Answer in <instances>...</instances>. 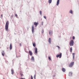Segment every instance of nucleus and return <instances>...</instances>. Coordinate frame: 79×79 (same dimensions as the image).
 <instances>
[{"label":"nucleus","mask_w":79,"mask_h":79,"mask_svg":"<svg viewBox=\"0 0 79 79\" xmlns=\"http://www.w3.org/2000/svg\"><path fill=\"white\" fill-rule=\"evenodd\" d=\"M1 16L2 18H3V15L2 14L1 15Z\"/></svg>","instance_id":"28"},{"label":"nucleus","mask_w":79,"mask_h":79,"mask_svg":"<svg viewBox=\"0 0 79 79\" xmlns=\"http://www.w3.org/2000/svg\"><path fill=\"white\" fill-rule=\"evenodd\" d=\"M15 16H16V17H17V16H18V15H17V14H15Z\"/></svg>","instance_id":"31"},{"label":"nucleus","mask_w":79,"mask_h":79,"mask_svg":"<svg viewBox=\"0 0 79 79\" xmlns=\"http://www.w3.org/2000/svg\"><path fill=\"white\" fill-rule=\"evenodd\" d=\"M49 33L50 35H52V31H49Z\"/></svg>","instance_id":"12"},{"label":"nucleus","mask_w":79,"mask_h":79,"mask_svg":"<svg viewBox=\"0 0 79 79\" xmlns=\"http://www.w3.org/2000/svg\"><path fill=\"white\" fill-rule=\"evenodd\" d=\"M62 56V53H61L59 55H57L56 56V57H57V58H58V57H59V58H61Z\"/></svg>","instance_id":"4"},{"label":"nucleus","mask_w":79,"mask_h":79,"mask_svg":"<svg viewBox=\"0 0 79 79\" xmlns=\"http://www.w3.org/2000/svg\"><path fill=\"white\" fill-rule=\"evenodd\" d=\"M29 53L30 56H32V52L31 51V50L29 51Z\"/></svg>","instance_id":"6"},{"label":"nucleus","mask_w":79,"mask_h":79,"mask_svg":"<svg viewBox=\"0 0 79 79\" xmlns=\"http://www.w3.org/2000/svg\"><path fill=\"white\" fill-rule=\"evenodd\" d=\"M74 41L73 40H71L70 42V46L71 47V46H73L74 45Z\"/></svg>","instance_id":"2"},{"label":"nucleus","mask_w":79,"mask_h":79,"mask_svg":"<svg viewBox=\"0 0 79 79\" xmlns=\"http://www.w3.org/2000/svg\"><path fill=\"white\" fill-rule=\"evenodd\" d=\"M59 3H60V0H58L57 2L56 5L58 6V5H59Z\"/></svg>","instance_id":"11"},{"label":"nucleus","mask_w":79,"mask_h":79,"mask_svg":"<svg viewBox=\"0 0 79 79\" xmlns=\"http://www.w3.org/2000/svg\"><path fill=\"white\" fill-rule=\"evenodd\" d=\"M33 47H35L36 45H35V43H34L33 44Z\"/></svg>","instance_id":"19"},{"label":"nucleus","mask_w":79,"mask_h":79,"mask_svg":"<svg viewBox=\"0 0 79 79\" xmlns=\"http://www.w3.org/2000/svg\"><path fill=\"white\" fill-rule=\"evenodd\" d=\"M48 59H49V60L52 61V59H51V58H50V57H48Z\"/></svg>","instance_id":"22"},{"label":"nucleus","mask_w":79,"mask_h":79,"mask_svg":"<svg viewBox=\"0 0 79 79\" xmlns=\"http://www.w3.org/2000/svg\"><path fill=\"white\" fill-rule=\"evenodd\" d=\"M73 39H75V37L74 36H73Z\"/></svg>","instance_id":"29"},{"label":"nucleus","mask_w":79,"mask_h":79,"mask_svg":"<svg viewBox=\"0 0 79 79\" xmlns=\"http://www.w3.org/2000/svg\"><path fill=\"white\" fill-rule=\"evenodd\" d=\"M70 13H71V14H73V11L72 10H70Z\"/></svg>","instance_id":"21"},{"label":"nucleus","mask_w":79,"mask_h":79,"mask_svg":"<svg viewBox=\"0 0 79 79\" xmlns=\"http://www.w3.org/2000/svg\"><path fill=\"white\" fill-rule=\"evenodd\" d=\"M20 74L22 77H23V73H20Z\"/></svg>","instance_id":"25"},{"label":"nucleus","mask_w":79,"mask_h":79,"mask_svg":"<svg viewBox=\"0 0 79 79\" xmlns=\"http://www.w3.org/2000/svg\"><path fill=\"white\" fill-rule=\"evenodd\" d=\"M52 0H48V3H52Z\"/></svg>","instance_id":"20"},{"label":"nucleus","mask_w":79,"mask_h":79,"mask_svg":"<svg viewBox=\"0 0 79 79\" xmlns=\"http://www.w3.org/2000/svg\"><path fill=\"white\" fill-rule=\"evenodd\" d=\"M11 74H14V70H11Z\"/></svg>","instance_id":"16"},{"label":"nucleus","mask_w":79,"mask_h":79,"mask_svg":"<svg viewBox=\"0 0 79 79\" xmlns=\"http://www.w3.org/2000/svg\"><path fill=\"white\" fill-rule=\"evenodd\" d=\"M72 50H73V48L72 47H71L70 49V52H71V53L72 52Z\"/></svg>","instance_id":"14"},{"label":"nucleus","mask_w":79,"mask_h":79,"mask_svg":"<svg viewBox=\"0 0 79 79\" xmlns=\"http://www.w3.org/2000/svg\"><path fill=\"white\" fill-rule=\"evenodd\" d=\"M35 50V53L37 54V48H34Z\"/></svg>","instance_id":"9"},{"label":"nucleus","mask_w":79,"mask_h":79,"mask_svg":"<svg viewBox=\"0 0 79 79\" xmlns=\"http://www.w3.org/2000/svg\"><path fill=\"white\" fill-rule=\"evenodd\" d=\"M2 55L3 56H5V52L3 51L2 52Z\"/></svg>","instance_id":"7"},{"label":"nucleus","mask_w":79,"mask_h":79,"mask_svg":"<svg viewBox=\"0 0 79 79\" xmlns=\"http://www.w3.org/2000/svg\"><path fill=\"white\" fill-rule=\"evenodd\" d=\"M9 26V21H7L6 23V25L5 27V30L6 31H8V27Z\"/></svg>","instance_id":"1"},{"label":"nucleus","mask_w":79,"mask_h":79,"mask_svg":"<svg viewBox=\"0 0 79 79\" xmlns=\"http://www.w3.org/2000/svg\"><path fill=\"white\" fill-rule=\"evenodd\" d=\"M43 24H44V22H42V25H43Z\"/></svg>","instance_id":"34"},{"label":"nucleus","mask_w":79,"mask_h":79,"mask_svg":"<svg viewBox=\"0 0 79 79\" xmlns=\"http://www.w3.org/2000/svg\"><path fill=\"white\" fill-rule=\"evenodd\" d=\"M21 44H20V47H21Z\"/></svg>","instance_id":"35"},{"label":"nucleus","mask_w":79,"mask_h":79,"mask_svg":"<svg viewBox=\"0 0 79 79\" xmlns=\"http://www.w3.org/2000/svg\"><path fill=\"white\" fill-rule=\"evenodd\" d=\"M44 18L45 19H46V16H44Z\"/></svg>","instance_id":"32"},{"label":"nucleus","mask_w":79,"mask_h":79,"mask_svg":"<svg viewBox=\"0 0 79 79\" xmlns=\"http://www.w3.org/2000/svg\"><path fill=\"white\" fill-rule=\"evenodd\" d=\"M31 79H33V77L32 75L31 76Z\"/></svg>","instance_id":"27"},{"label":"nucleus","mask_w":79,"mask_h":79,"mask_svg":"<svg viewBox=\"0 0 79 79\" xmlns=\"http://www.w3.org/2000/svg\"><path fill=\"white\" fill-rule=\"evenodd\" d=\"M62 71H63V72H65V71H66V70L62 69Z\"/></svg>","instance_id":"24"},{"label":"nucleus","mask_w":79,"mask_h":79,"mask_svg":"<svg viewBox=\"0 0 79 79\" xmlns=\"http://www.w3.org/2000/svg\"><path fill=\"white\" fill-rule=\"evenodd\" d=\"M11 49H12V44H10V49L11 50Z\"/></svg>","instance_id":"10"},{"label":"nucleus","mask_w":79,"mask_h":79,"mask_svg":"<svg viewBox=\"0 0 79 79\" xmlns=\"http://www.w3.org/2000/svg\"><path fill=\"white\" fill-rule=\"evenodd\" d=\"M34 77L35 79V78L36 77V75H35Z\"/></svg>","instance_id":"23"},{"label":"nucleus","mask_w":79,"mask_h":79,"mask_svg":"<svg viewBox=\"0 0 79 79\" xmlns=\"http://www.w3.org/2000/svg\"><path fill=\"white\" fill-rule=\"evenodd\" d=\"M57 47H58V48H59V49H60V47H59V46H57Z\"/></svg>","instance_id":"33"},{"label":"nucleus","mask_w":79,"mask_h":79,"mask_svg":"<svg viewBox=\"0 0 79 79\" xmlns=\"http://www.w3.org/2000/svg\"><path fill=\"white\" fill-rule=\"evenodd\" d=\"M74 55H75V53H73V60H74V56H75Z\"/></svg>","instance_id":"15"},{"label":"nucleus","mask_w":79,"mask_h":79,"mask_svg":"<svg viewBox=\"0 0 79 79\" xmlns=\"http://www.w3.org/2000/svg\"><path fill=\"white\" fill-rule=\"evenodd\" d=\"M38 24H39V23H36V22H35L34 23V25L36 27L37 26V25H38Z\"/></svg>","instance_id":"8"},{"label":"nucleus","mask_w":79,"mask_h":79,"mask_svg":"<svg viewBox=\"0 0 79 79\" xmlns=\"http://www.w3.org/2000/svg\"><path fill=\"white\" fill-rule=\"evenodd\" d=\"M72 73L71 72H69V76H72Z\"/></svg>","instance_id":"17"},{"label":"nucleus","mask_w":79,"mask_h":79,"mask_svg":"<svg viewBox=\"0 0 79 79\" xmlns=\"http://www.w3.org/2000/svg\"><path fill=\"white\" fill-rule=\"evenodd\" d=\"M62 69H64V68H62Z\"/></svg>","instance_id":"36"},{"label":"nucleus","mask_w":79,"mask_h":79,"mask_svg":"<svg viewBox=\"0 0 79 79\" xmlns=\"http://www.w3.org/2000/svg\"><path fill=\"white\" fill-rule=\"evenodd\" d=\"M32 27V33H34V26L33 25L31 26Z\"/></svg>","instance_id":"5"},{"label":"nucleus","mask_w":79,"mask_h":79,"mask_svg":"<svg viewBox=\"0 0 79 79\" xmlns=\"http://www.w3.org/2000/svg\"><path fill=\"white\" fill-rule=\"evenodd\" d=\"M20 79H26L24 78H21Z\"/></svg>","instance_id":"30"},{"label":"nucleus","mask_w":79,"mask_h":79,"mask_svg":"<svg viewBox=\"0 0 79 79\" xmlns=\"http://www.w3.org/2000/svg\"><path fill=\"white\" fill-rule=\"evenodd\" d=\"M74 62H71L69 65V67H70V68H72V67H73V65H74Z\"/></svg>","instance_id":"3"},{"label":"nucleus","mask_w":79,"mask_h":79,"mask_svg":"<svg viewBox=\"0 0 79 79\" xmlns=\"http://www.w3.org/2000/svg\"><path fill=\"white\" fill-rule=\"evenodd\" d=\"M48 42L49 44H51V38H49L48 39Z\"/></svg>","instance_id":"13"},{"label":"nucleus","mask_w":79,"mask_h":79,"mask_svg":"<svg viewBox=\"0 0 79 79\" xmlns=\"http://www.w3.org/2000/svg\"><path fill=\"white\" fill-rule=\"evenodd\" d=\"M31 60L32 61H34V57L33 56L32 57Z\"/></svg>","instance_id":"18"},{"label":"nucleus","mask_w":79,"mask_h":79,"mask_svg":"<svg viewBox=\"0 0 79 79\" xmlns=\"http://www.w3.org/2000/svg\"><path fill=\"white\" fill-rule=\"evenodd\" d=\"M40 15H42V11H40Z\"/></svg>","instance_id":"26"}]
</instances>
